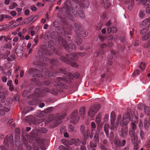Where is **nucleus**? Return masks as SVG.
Instances as JSON below:
<instances>
[{
    "instance_id": "obj_1",
    "label": "nucleus",
    "mask_w": 150,
    "mask_h": 150,
    "mask_svg": "<svg viewBox=\"0 0 150 150\" xmlns=\"http://www.w3.org/2000/svg\"><path fill=\"white\" fill-rule=\"evenodd\" d=\"M50 63L52 64L51 66V71H49L47 68V64L43 62H39L38 64L40 67V69L38 71L34 68H30L28 71V73L32 75L33 77H40L43 76L42 73H44L47 76H52L53 77L56 76L57 73H62L65 75H67L71 78L72 77L77 79L79 77V74L78 72H76L74 74L71 73H68L66 71L64 68H60L59 70L54 69V66L58 65L59 64V61L58 59H52L50 61Z\"/></svg>"
},
{
    "instance_id": "obj_2",
    "label": "nucleus",
    "mask_w": 150,
    "mask_h": 150,
    "mask_svg": "<svg viewBox=\"0 0 150 150\" xmlns=\"http://www.w3.org/2000/svg\"><path fill=\"white\" fill-rule=\"evenodd\" d=\"M53 78L52 77L49 78V81H44L43 82V84L50 87L54 85V86L52 89H49L46 88L44 89H40L39 88H36L34 91V96L35 98V100L36 102H35L32 101H30L28 102V104L30 105H33L39 103L40 99H41L40 97L45 95L46 92H50L51 93L54 95H56L57 94L58 91H59V87L63 88H66L67 85L62 83L61 81L63 80L62 77H58L56 79L54 80V83H52V81Z\"/></svg>"
},
{
    "instance_id": "obj_3",
    "label": "nucleus",
    "mask_w": 150,
    "mask_h": 150,
    "mask_svg": "<svg viewBox=\"0 0 150 150\" xmlns=\"http://www.w3.org/2000/svg\"><path fill=\"white\" fill-rule=\"evenodd\" d=\"M72 28V26L71 25L68 26L67 28L65 27L63 28L59 27L57 32L52 31L50 34L51 38L55 40H57L58 43L63 46L68 52L70 51L71 50L75 49L76 45L72 44L71 40H68V42L65 41L63 39V36H64L65 39H70L71 37L68 35L71 34Z\"/></svg>"
},
{
    "instance_id": "obj_4",
    "label": "nucleus",
    "mask_w": 150,
    "mask_h": 150,
    "mask_svg": "<svg viewBox=\"0 0 150 150\" xmlns=\"http://www.w3.org/2000/svg\"><path fill=\"white\" fill-rule=\"evenodd\" d=\"M75 1L77 6L73 7V8L69 6L66 2L64 3L65 13L69 18L72 21L74 19L73 16L76 17L79 16L82 19L85 18L83 11L81 8L77 7V3L80 7L84 8H88L89 6V2L88 0H75Z\"/></svg>"
},
{
    "instance_id": "obj_5",
    "label": "nucleus",
    "mask_w": 150,
    "mask_h": 150,
    "mask_svg": "<svg viewBox=\"0 0 150 150\" xmlns=\"http://www.w3.org/2000/svg\"><path fill=\"white\" fill-rule=\"evenodd\" d=\"M50 50L43 51L41 52V55L40 56L39 58V61H47L49 60V59L46 56H51L52 55V52H53L57 55H60L61 52L59 50H57L54 47L52 46Z\"/></svg>"
},
{
    "instance_id": "obj_6",
    "label": "nucleus",
    "mask_w": 150,
    "mask_h": 150,
    "mask_svg": "<svg viewBox=\"0 0 150 150\" xmlns=\"http://www.w3.org/2000/svg\"><path fill=\"white\" fill-rule=\"evenodd\" d=\"M60 59L62 61L68 64L71 63V66L76 68L78 66V65L75 62H72V60H76L77 59V55L75 53L73 52L70 54L69 56L68 54L65 55V56H61L60 58Z\"/></svg>"
},
{
    "instance_id": "obj_7",
    "label": "nucleus",
    "mask_w": 150,
    "mask_h": 150,
    "mask_svg": "<svg viewBox=\"0 0 150 150\" xmlns=\"http://www.w3.org/2000/svg\"><path fill=\"white\" fill-rule=\"evenodd\" d=\"M131 128L129 129V134L132 138V142L135 143L137 139V134L134 132L136 129V125L135 123L132 122L131 123Z\"/></svg>"
},
{
    "instance_id": "obj_8",
    "label": "nucleus",
    "mask_w": 150,
    "mask_h": 150,
    "mask_svg": "<svg viewBox=\"0 0 150 150\" xmlns=\"http://www.w3.org/2000/svg\"><path fill=\"white\" fill-rule=\"evenodd\" d=\"M110 124L111 127L110 129L111 130L116 132L118 128V122L115 124V116L114 112L112 111L110 114Z\"/></svg>"
},
{
    "instance_id": "obj_9",
    "label": "nucleus",
    "mask_w": 150,
    "mask_h": 150,
    "mask_svg": "<svg viewBox=\"0 0 150 150\" xmlns=\"http://www.w3.org/2000/svg\"><path fill=\"white\" fill-rule=\"evenodd\" d=\"M100 108V105L99 104H96L93 105L90 108L88 112L89 116L93 117Z\"/></svg>"
},
{
    "instance_id": "obj_10",
    "label": "nucleus",
    "mask_w": 150,
    "mask_h": 150,
    "mask_svg": "<svg viewBox=\"0 0 150 150\" xmlns=\"http://www.w3.org/2000/svg\"><path fill=\"white\" fill-rule=\"evenodd\" d=\"M9 143L11 146L13 144V137L12 134H11L9 136L6 135L4 138V144L6 147H8L9 146Z\"/></svg>"
},
{
    "instance_id": "obj_11",
    "label": "nucleus",
    "mask_w": 150,
    "mask_h": 150,
    "mask_svg": "<svg viewBox=\"0 0 150 150\" xmlns=\"http://www.w3.org/2000/svg\"><path fill=\"white\" fill-rule=\"evenodd\" d=\"M131 120L130 114L129 112H127L123 117L122 120L120 122L121 125H126Z\"/></svg>"
},
{
    "instance_id": "obj_12",
    "label": "nucleus",
    "mask_w": 150,
    "mask_h": 150,
    "mask_svg": "<svg viewBox=\"0 0 150 150\" xmlns=\"http://www.w3.org/2000/svg\"><path fill=\"white\" fill-rule=\"evenodd\" d=\"M80 132L81 134L83 137V138L85 139H88L89 130L88 129L86 128L84 125H82L81 126Z\"/></svg>"
},
{
    "instance_id": "obj_13",
    "label": "nucleus",
    "mask_w": 150,
    "mask_h": 150,
    "mask_svg": "<svg viewBox=\"0 0 150 150\" xmlns=\"http://www.w3.org/2000/svg\"><path fill=\"white\" fill-rule=\"evenodd\" d=\"M70 120L71 122L76 124L79 120V117L78 116V112L77 110H74L72 113Z\"/></svg>"
},
{
    "instance_id": "obj_14",
    "label": "nucleus",
    "mask_w": 150,
    "mask_h": 150,
    "mask_svg": "<svg viewBox=\"0 0 150 150\" xmlns=\"http://www.w3.org/2000/svg\"><path fill=\"white\" fill-rule=\"evenodd\" d=\"M74 26L76 29L74 30L75 33L77 36H80L81 35L82 29L81 26L79 24L75 23Z\"/></svg>"
},
{
    "instance_id": "obj_15",
    "label": "nucleus",
    "mask_w": 150,
    "mask_h": 150,
    "mask_svg": "<svg viewBox=\"0 0 150 150\" xmlns=\"http://www.w3.org/2000/svg\"><path fill=\"white\" fill-rule=\"evenodd\" d=\"M125 4H128V8L129 10H131L134 4V0H126Z\"/></svg>"
},
{
    "instance_id": "obj_16",
    "label": "nucleus",
    "mask_w": 150,
    "mask_h": 150,
    "mask_svg": "<svg viewBox=\"0 0 150 150\" xmlns=\"http://www.w3.org/2000/svg\"><path fill=\"white\" fill-rule=\"evenodd\" d=\"M34 21H35L33 18L32 16L30 17L27 19H26L23 21V22L24 23H26L28 24H31Z\"/></svg>"
},
{
    "instance_id": "obj_17",
    "label": "nucleus",
    "mask_w": 150,
    "mask_h": 150,
    "mask_svg": "<svg viewBox=\"0 0 150 150\" xmlns=\"http://www.w3.org/2000/svg\"><path fill=\"white\" fill-rule=\"evenodd\" d=\"M100 132V131L98 129H97V130L95 133L93 138V140L96 143H98L99 142V138L98 134Z\"/></svg>"
},
{
    "instance_id": "obj_18",
    "label": "nucleus",
    "mask_w": 150,
    "mask_h": 150,
    "mask_svg": "<svg viewBox=\"0 0 150 150\" xmlns=\"http://www.w3.org/2000/svg\"><path fill=\"white\" fill-rule=\"evenodd\" d=\"M128 133V129L127 128H125V129H122L121 130L120 136L123 138H125L127 136Z\"/></svg>"
},
{
    "instance_id": "obj_19",
    "label": "nucleus",
    "mask_w": 150,
    "mask_h": 150,
    "mask_svg": "<svg viewBox=\"0 0 150 150\" xmlns=\"http://www.w3.org/2000/svg\"><path fill=\"white\" fill-rule=\"evenodd\" d=\"M10 110L8 108L4 107L3 108L0 109V114L2 116L4 115L5 112H7Z\"/></svg>"
},
{
    "instance_id": "obj_20",
    "label": "nucleus",
    "mask_w": 150,
    "mask_h": 150,
    "mask_svg": "<svg viewBox=\"0 0 150 150\" xmlns=\"http://www.w3.org/2000/svg\"><path fill=\"white\" fill-rule=\"evenodd\" d=\"M71 141H72V143H74L75 145L77 146H79L81 143V141L78 139H72Z\"/></svg>"
},
{
    "instance_id": "obj_21",
    "label": "nucleus",
    "mask_w": 150,
    "mask_h": 150,
    "mask_svg": "<svg viewBox=\"0 0 150 150\" xmlns=\"http://www.w3.org/2000/svg\"><path fill=\"white\" fill-rule=\"evenodd\" d=\"M16 52L17 55L19 57H21L22 56L23 52L21 49H19L17 47L16 49Z\"/></svg>"
},
{
    "instance_id": "obj_22",
    "label": "nucleus",
    "mask_w": 150,
    "mask_h": 150,
    "mask_svg": "<svg viewBox=\"0 0 150 150\" xmlns=\"http://www.w3.org/2000/svg\"><path fill=\"white\" fill-rule=\"evenodd\" d=\"M150 37V31L144 35L142 37V40L143 41L146 40Z\"/></svg>"
},
{
    "instance_id": "obj_23",
    "label": "nucleus",
    "mask_w": 150,
    "mask_h": 150,
    "mask_svg": "<svg viewBox=\"0 0 150 150\" xmlns=\"http://www.w3.org/2000/svg\"><path fill=\"white\" fill-rule=\"evenodd\" d=\"M109 126L108 124H105V125L104 128L105 132L106 134V135L107 137L108 136L109 132H108V128Z\"/></svg>"
},
{
    "instance_id": "obj_24",
    "label": "nucleus",
    "mask_w": 150,
    "mask_h": 150,
    "mask_svg": "<svg viewBox=\"0 0 150 150\" xmlns=\"http://www.w3.org/2000/svg\"><path fill=\"white\" fill-rule=\"evenodd\" d=\"M32 107L29 106L24 108L23 110V112L24 113H26L32 110Z\"/></svg>"
},
{
    "instance_id": "obj_25",
    "label": "nucleus",
    "mask_w": 150,
    "mask_h": 150,
    "mask_svg": "<svg viewBox=\"0 0 150 150\" xmlns=\"http://www.w3.org/2000/svg\"><path fill=\"white\" fill-rule=\"evenodd\" d=\"M77 36L75 42L77 45H80L82 42L83 40L81 38Z\"/></svg>"
},
{
    "instance_id": "obj_26",
    "label": "nucleus",
    "mask_w": 150,
    "mask_h": 150,
    "mask_svg": "<svg viewBox=\"0 0 150 150\" xmlns=\"http://www.w3.org/2000/svg\"><path fill=\"white\" fill-rule=\"evenodd\" d=\"M62 142L63 144L66 146H68L69 145L72 144L71 142H70L69 141L66 140L65 139H62Z\"/></svg>"
},
{
    "instance_id": "obj_27",
    "label": "nucleus",
    "mask_w": 150,
    "mask_h": 150,
    "mask_svg": "<svg viewBox=\"0 0 150 150\" xmlns=\"http://www.w3.org/2000/svg\"><path fill=\"white\" fill-rule=\"evenodd\" d=\"M144 126L145 129L146 130H148L149 127L150 126V122L147 120H145L144 121Z\"/></svg>"
},
{
    "instance_id": "obj_28",
    "label": "nucleus",
    "mask_w": 150,
    "mask_h": 150,
    "mask_svg": "<svg viewBox=\"0 0 150 150\" xmlns=\"http://www.w3.org/2000/svg\"><path fill=\"white\" fill-rule=\"evenodd\" d=\"M85 108L84 106L82 107L79 110V113L81 115H85L86 113V111L85 110Z\"/></svg>"
},
{
    "instance_id": "obj_29",
    "label": "nucleus",
    "mask_w": 150,
    "mask_h": 150,
    "mask_svg": "<svg viewBox=\"0 0 150 150\" xmlns=\"http://www.w3.org/2000/svg\"><path fill=\"white\" fill-rule=\"evenodd\" d=\"M149 30V27H145L141 30L140 33L141 34H143L146 33Z\"/></svg>"
},
{
    "instance_id": "obj_30",
    "label": "nucleus",
    "mask_w": 150,
    "mask_h": 150,
    "mask_svg": "<svg viewBox=\"0 0 150 150\" xmlns=\"http://www.w3.org/2000/svg\"><path fill=\"white\" fill-rule=\"evenodd\" d=\"M149 22H150V18H146L142 21V24L143 25H145Z\"/></svg>"
},
{
    "instance_id": "obj_31",
    "label": "nucleus",
    "mask_w": 150,
    "mask_h": 150,
    "mask_svg": "<svg viewBox=\"0 0 150 150\" xmlns=\"http://www.w3.org/2000/svg\"><path fill=\"white\" fill-rule=\"evenodd\" d=\"M53 110V108L52 107H49L45 110L44 112L45 113H48L51 112Z\"/></svg>"
},
{
    "instance_id": "obj_32",
    "label": "nucleus",
    "mask_w": 150,
    "mask_h": 150,
    "mask_svg": "<svg viewBox=\"0 0 150 150\" xmlns=\"http://www.w3.org/2000/svg\"><path fill=\"white\" fill-rule=\"evenodd\" d=\"M101 116L100 114H98L96 117V121L99 124L100 123L101 121Z\"/></svg>"
},
{
    "instance_id": "obj_33",
    "label": "nucleus",
    "mask_w": 150,
    "mask_h": 150,
    "mask_svg": "<svg viewBox=\"0 0 150 150\" xmlns=\"http://www.w3.org/2000/svg\"><path fill=\"white\" fill-rule=\"evenodd\" d=\"M68 130L69 132H72L74 131V126L71 124H69L68 126Z\"/></svg>"
},
{
    "instance_id": "obj_34",
    "label": "nucleus",
    "mask_w": 150,
    "mask_h": 150,
    "mask_svg": "<svg viewBox=\"0 0 150 150\" xmlns=\"http://www.w3.org/2000/svg\"><path fill=\"white\" fill-rule=\"evenodd\" d=\"M114 138V133L113 132H111L110 134L109 139L111 141L113 140Z\"/></svg>"
},
{
    "instance_id": "obj_35",
    "label": "nucleus",
    "mask_w": 150,
    "mask_h": 150,
    "mask_svg": "<svg viewBox=\"0 0 150 150\" xmlns=\"http://www.w3.org/2000/svg\"><path fill=\"white\" fill-rule=\"evenodd\" d=\"M29 93L30 92L29 91L25 90L23 91L22 96L24 97H25L28 95Z\"/></svg>"
},
{
    "instance_id": "obj_36",
    "label": "nucleus",
    "mask_w": 150,
    "mask_h": 150,
    "mask_svg": "<svg viewBox=\"0 0 150 150\" xmlns=\"http://www.w3.org/2000/svg\"><path fill=\"white\" fill-rule=\"evenodd\" d=\"M115 144L117 146L120 147L122 146V142L120 140H117L115 141Z\"/></svg>"
},
{
    "instance_id": "obj_37",
    "label": "nucleus",
    "mask_w": 150,
    "mask_h": 150,
    "mask_svg": "<svg viewBox=\"0 0 150 150\" xmlns=\"http://www.w3.org/2000/svg\"><path fill=\"white\" fill-rule=\"evenodd\" d=\"M140 71L139 70L136 69L133 73L132 75L133 76H136L140 73Z\"/></svg>"
},
{
    "instance_id": "obj_38",
    "label": "nucleus",
    "mask_w": 150,
    "mask_h": 150,
    "mask_svg": "<svg viewBox=\"0 0 150 150\" xmlns=\"http://www.w3.org/2000/svg\"><path fill=\"white\" fill-rule=\"evenodd\" d=\"M148 4H147L146 5V13L148 14H150V8L149 7Z\"/></svg>"
},
{
    "instance_id": "obj_39",
    "label": "nucleus",
    "mask_w": 150,
    "mask_h": 150,
    "mask_svg": "<svg viewBox=\"0 0 150 150\" xmlns=\"http://www.w3.org/2000/svg\"><path fill=\"white\" fill-rule=\"evenodd\" d=\"M12 47V45L11 43H8L6 44L4 46L5 48H8L11 49Z\"/></svg>"
},
{
    "instance_id": "obj_40",
    "label": "nucleus",
    "mask_w": 150,
    "mask_h": 150,
    "mask_svg": "<svg viewBox=\"0 0 150 150\" xmlns=\"http://www.w3.org/2000/svg\"><path fill=\"white\" fill-rule=\"evenodd\" d=\"M144 12L143 11H140L139 13V16L141 18H143L145 15Z\"/></svg>"
},
{
    "instance_id": "obj_41",
    "label": "nucleus",
    "mask_w": 150,
    "mask_h": 150,
    "mask_svg": "<svg viewBox=\"0 0 150 150\" xmlns=\"http://www.w3.org/2000/svg\"><path fill=\"white\" fill-rule=\"evenodd\" d=\"M139 67L142 71H143L145 68L144 64L143 62L141 63L139 66Z\"/></svg>"
},
{
    "instance_id": "obj_42",
    "label": "nucleus",
    "mask_w": 150,
    "mask_h": 150,
    "mask_svg": "<svg viewBox=\"0 0 150 150\" xmlns=\"http://www.w3.org/2000/svg\"><path fill=\"white\" fill-rule=\"evenodd\" d=\"M33 41L35 43V44H33L32 46V47H33L34 46L36 45L38 42V37H36L33 39Z\"/></svg>"
},
{
    "instance_id": "obj_43",
    "label": "nucleus",
    "mask_w": 150,
    "mask_h": 150,
    "mask_svg": "<svg viewBox=\"0 0 150 150\" xmlns=\"http://www.w3.org/2000/svg\"><path fill=\"white\" fill-rule=\"evenodd\" d=\"M97 143L96 142L95 143H93L92 142H90V144L91 147L92 148L96 147L97 146Z\"/></svg>"
},
{
    "instance_id": "obj_44",
    "label": "nucleus",
    "mask_w": 150,
    "mask_h": 150,
    "mask_svg": "<svg viewBox=\"0 0 150 150\" xmlns=\"http://www.w3.org/2000/svg\"><path fill=\"white\" fill-rule=\"evenodd\" d=\"M59 25V23H58V22L57 21H55L53 23V25L54 26V27L57 28H57H59V27H58V26ZM58 28H57V29Z\"/></svg>"
},
{
    "instance_id": "obj_45",
    "label": "nucleus",
    "mask_w": 150,
    "mask_h": 150,
    "mask_svg": "<svg viewBox=\"0 0 150 150\" xmlns=\"http://www.w3.org/2000/svg\"><path fill=\"white\" fill-rule=\"evenodd\" d=\"M140 135L142 139H143L144 137V134L143 131L142 129L140 131Z\"/></svg>"
},
{
    "instance_id": "obj_46",
    "label": "nucleus",
    "mask_w": 150,
    "mask_h": 150,
    "mask_svg": "<svg viewBox=\"0 0 150 150\" xmlns=\"http://www.w3.org/2000/svg\"><path fill=\"white\" fill-rule=\"evenodd\" d=\"M40 142L42 143V145L41 146V148L42 149L44 150L45 149V146L43 144L44 141L43 139H41V140L40 141Z\"/></svg>"
},
{
    "instance_id": "obj_47",
    "label": "nucleus",
    "mask_w": 150,
    "mask_h": 150,
    "mask_svg": "<svg viewBox=\"0 0 150 150\" xmlns=\"http://www.w3.org/2000/svg\"><path fill=\"white\" fill-rule=\"evenodd\" d=\"M150 46V40H149L147 44L144 45V47L145 48H147Z\"/></svg>"
},
{
    "instance_id": "obj_48",
    "label": "nucleus",
    "mask_w": 150,
    "mask_h": 150,
    "mask_svg": "<svg viewBox=\"0 0 150 150\" xmlns=\"http://www.w3.org/2000/svg\"><path fill=\"white\" fill-rule=\"evenodd\" d=\"M122 119V117L121 115H119L117 117V121L116 123H117V122H118V124H119V122H120V121H121Z\"/></svg>"
},
{
    "instance_id": "obj_49",
    "label": "nucleus",
    "mask_w": 150,
    "mask_h": 150,
    "mask_svg": "<svg viewBox=\"0 0 150 150\" xmlns=\"http://www.w3.org/2000/svg\"><path fill=\"white\" fill-rule=\"evenodd\" d=\"M4 18H7L8 20H11L12 19V18L11 16L6 15H4Z\"/></svg>"
},
{
    "instance_id": "obj_50",
    "label": "nucleus",
    "mask_w": 150,
    "mask_h": 150,
    "mask_svg": "<svg viewBox=\"0 0 150 150\" xmlns=\"http://www.w3.org/2000/svg\"><path fill=\"white\" fill-rule=\"evenodd\" d=\"M47 131V129L44 127L41 128V132L43 133H46Z\"/></svg>"
},
{
    "instance_id": "obj_51",
    "label": "nucleus",
    "mask_w": 150,
    "mask_h": 150,
    "mask_svg": "<svg viewBox=\"0 0 150 150\" xmlns=\"http://www.w3.org/2000/svg\"><path fill=\"white\" fill-rule=\"evenodd\" d=\"M30 9L33 11H35L37 10V8L34 6H32L30 7Z\"/></svg>"
},
{
    "instance_id": "obj_52",
    "label": "nucleus",
    "mask_w": 150,
    "mask_h": 150,
    "mask_svg": "<svg viewBox=\"0 0 150 150\" xmlns=\"http://www.w3.org/2000/svg\"><path fill=\"white\" fill-rule=\"evenodd\" d=\"M112 31L113 33H116L117 31V28L113 26L112 28Z\"/></svg>"
},
{
    "instance_id": "obj_53",
    "label": "nucleus",
    "mask_w": 150,
    "mask_h": 150,
    "mask_svg": "<svg viewBox=\"0 0 150 150\" xmlns=\"http://www.w3.org/2000/svg\"><path fill=\"white\" fill-rule=\"evenodd\" d=\"M112 31V28L110 27L107 29V32L108 34L110 33Z\"/></svg>"
},
{
    "instance_id": "obj_54",
    "label": "nucleus",
    "mask_w": 150,
    "mask_h": 150,
    "mask_svg": "<svg viewBox=\"0 0 150 150\" xmlns=\"http://www.w3.org/2000/svg\"><path fill=\"white\" fill-rule=\"evenodd\" d=\"M15 132L17 134H19L20 132V129L19 128H17L15 129Z\"/></svg>"
},
{
    "instance_id": "obj_55",
    "label": "nucleus",
    "mask_w": 150,
    "mask_h": 150,
    "mask_svg": "<svg viewBox=\"0 0 150 150\" xmlns=\"http://www.w3.org/2000/svg\"><path fill=\"white\" fill-rule=\"evenodd\" d=\"M149 0H140L142 2L141 3L143 5H145L147 3V1H148Z\"/></svg>"
},
{
    "instance_id": "obj_56",
    "label": "nucleus",
    "mask_w": 150,
    "mask_h": 150,
    "mask_svg": "<svg viewBox=\"0 0 150 150\" xmlns=\"http://www.w3.org/2000/svg\"><path fill=\"white\" fill-rule=\"evenodd\" d=\"M5 97L4 93H1L0 94V99L5 98Z\"/></svg>"
},
{
    "instance_id": "obj_57",
    "label": "nucleus",
    "mask_w": 150,
    "mask_h": 150,
    "mask_svg": "<svg viewBox=\"0 0 150 150\" xmlns=\"http://www.w3.org/2000/svg\"><path fill=\"white\" fill-rule=\"evenodd\" d=\"M83 34L82 35V34L81 33V35H82V36L83 37H86V36L88 34V32H83Z\"/></svg>"
},
{
    "instance_id": "obj_58",
    "label": "nucleus",
    "mask_w": 150,
    "mask_h": 150,
    "mask_svg": "<svg viewBox=\"0 0 150 150\" xmlns=\"http://www.w3.org/2000/svg\"><path fill=\"white\" fill-rule=\"evenodd\" d=\"M2 81L4 82H6L7 80V78L6 76H2L1 78Z\"/></svg>"
},
{
    "instance_id": "obj_59",
    "label": "nucleus",
    "mask_w": 150,
    "mask_h": 150,
    "mask_svg": "<svg viewBox=\"0 0 150 150\" xmlns=\"http://www.w3.org/2000/svg\"><path fill=\"white\" fill-rule=\"evenodd\" d=\"M91 128L94 129L96 127V125L93 122H92L91 124Z\"/></svg>"
},
{
    "instance_id": "obj_60",
    "label": "nucleus",
    "mask_w": 150,
    "mask_h": 150,
    "mask_svg": "<svg viewBox=\"0 0 150 150\" xmlns=\"http://www.w3.org/2000/svg\"><path fill=\"white\" fill-rule=\"evenodd\" d=\"M98 37L101 42H103L104 41L105 38L104 36H102L101 35H99Z\"/></svg>"
},
{
    "instance_id": "obj_61",
    "label": "nucleus",
    "mask_w": 150,
    "mask_h": 150,
    "mask_svg": "<svg viewBox=\"0 0 150 150\" xmlns=\"http://www.w3.org/2000/svg\"><path fill=\"white\" fill-rule=\"evenodd\" d=\"M109 118V116L108 114H106L104 117V120L105 121H107Z\"/></svg>"
},
{
    "instance_id": "obj_62",
    "label": "nucleus",
    "mask_w": 150,
    "mask_h": 150,
    "mask_svg": "<svg viewBox=\"0 0 150 150\" xmlns=\"http://www.w3.org/2000/svg\"><path fill=\"white\" fill-rule=\"evenodd\" d=\"M59 149L61 150H63L65 149V147L63 145H60L59 147Z\"/></svg>"
},
{
    "instance_id": "obj_63",
    "label": "nucleus",
    "mask_w": 150,
    "mask_h": 150,
    "mask_svg": "<svg viewBox=\"0 0 150 150\" xmlns=\"http://www.w3.org/2000/svg\"><path fill=\"white\" fill-rule=\"evenodd\" d=\"M13 16H15L16 14V11H12L10 13Z\"/></svg>"
},
{
    "instance_id": "obj_64",
    "label": "nucleus",
    "mask_w": 150,
    "mask_h": 150,
    "mask_svg": "<svg viewBox=\"0 0 150 150\" xmlns=\"http://www.w3.org/2000/svg\"><path fill=\"white\" fill-rule=\"evenodd\" d=\"M100 149L102 150H107V149L105 146L103 145H101L100 146Z\"/></svg>"
}]
</instances>
